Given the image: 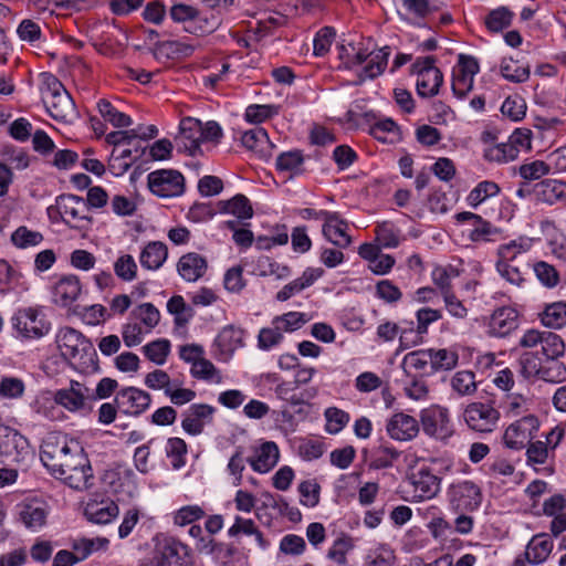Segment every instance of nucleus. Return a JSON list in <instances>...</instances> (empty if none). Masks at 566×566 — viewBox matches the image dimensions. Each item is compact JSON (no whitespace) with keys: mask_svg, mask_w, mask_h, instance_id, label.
<instances>
[{"mask_svg":"<svg viewBox=\"0 0 566 566\" xmlns=\"http://www.w3.org/2000/svg\"><path fill=\"white\" fill-rule=\"evenodd\" d=\"M420 423L423 432L438 441L447 442L454 434L449 409L439 405L422 409Z\"/></svg>","mask_w":566,"mask_h":566,"instance_id":"3","label":"nucleus"},{"mask_svg":"<svg viewBox=\"0 0 566 566\" xmlns=\"http://www.w3.org/2000/svg\"><path fill=\"white\" fill-rule=\"evenodd\" d=\"M207 268V260L195 252L184 254L177 264L178 273L187 282L198 281L205 275Z\"/></svg>","mask_w":566,"mask_h":566,"instance_id":"31","label":"nucleus"},{"mask_svg":"<svg viewBox=\"0 0 566 566\" xmlns=\"http://www.w3.org/2000/svg\"><path fill=\"white\" fill-rule=\"evenodd\" d=\"M48 513L46 503L38 499L27 500L17 505L19 520L31 530L41 528L46 522Z\"/></svg>","mask_w":566,"mask_h":566,"instance_id":"23","label":"nucleus"},{"mask_svg":"<svg viewBox=\"0 0 566 566\" xmlns=\"http://www.w3.org/2000/svg\"><path fill=\"white\" fill-rule=\"evenodd\" d=\"M90 399V389L75 380L70 382L69 388H62L55 392V402L71 412L82 410Z\"/></svg>","mask_w":566,"mask_h":566,"instance_id":"22","label":"nucleus"},{"mask_svg":"<svg viewBox=\"0 0 566 566\" xmlns=\"http://www.w3.org/2000/svg\"><path fill=\"white\" fill-rule=\"evenodd\" d=\"M12 325L24 338H41L51 328L40 307H24L12 316Z\"/></svg>","mask_w":566,"mask_h":566,"instance_id":"6","label":"nucleus"},{"mask_svg":"<svg viewBox=\"0 0 566 566\" xmlns=\"http://www.w3.org/2000/svg\"><path fill=\"white\" fill-rule=\"evenodd\" d=\"M431 373L453 369L459 360L457 352L447 348H430Z\"/></svg>","mask_w":566,"mask_h":566,"instance_id":"44","label":"nucleus"},{"mask_svg":"<svg viewBox=\"0 0 566 566\" xmlns=\"http://www.w3.org/2000/svg\"><path fill=\"white\" fill-rule=\"evenodd\" d=\"M479 72V63L472 56L460 55L453 71L452 91L459 98H464L473 88L474 75Z\"/></svg>","mask_w":566,"mask_h":566,"instance_id":"16","label":"nucleus"},{"mask_svg":"<svg viewBox=\"0 0 566 566\" xmlns=\"http://www.w3.org/2000/svg\"><path fill=\"white\" fill-rule=\"evenodd\" d=\"M301 504L315 507L319 503L321 485L315 479L303 481L298 484Z\"/></svg>","mask_w":566,"mask_h":566,"instance_id":"61","label":"nucleus"},{"mask_svg":"<svg viewBox=\"0 0 566 566\" xmlns=\"http://www.w3.org/2000/svg\"><path fill=\"white\" fill-rule=\"evenodd\" d=\"M325 444L318 439L303 438L298 440L297 453L305 461H313L323 455Z\"/></svg>","mask_w":566,"mask_h":566,"instance_id":"58","label":"nucleus"},{"mask_svg":"<svg viewBox=\"0 0 566 566\" xmlns=\"http://www.w3.org/2000/svg\"><path fill=\"white\" fill-rule=\"evenodd\" d=\"M323 223V235L334 245L339 249L348 248L353 240L347 233L349 224L344 220L338 212H322Z\"/></svg>","mask_w":566,"mask_h":566,"instance_id":"18","label":"nucleus"},{"mask_svg":"<svg viewBox=\"0 0 566 566\" xmlns=\"http://www.w3.org/2000/svg\"><path fill=\"white\" fill-rule=\"evenodd\" d=\"M539 428L534 415H527L511 423L503 436L504 444L512 450H522L530 444Z\"/></svg>","mask_w":566,"mask_h":566,"instance_id":"11","label":"nucleus"},{"mask_svg":"<svg viewBox=\"0 0 566 566\" xmlns=\"http://www.w3.org/2000/svg\"><path fill=\"white\" fill-rule=\"evenodd\" d=\"M500 190V186L494 181H481L468 195V203L475 208L486 199L497 196Z\"/></svg>","mask_w":566,"mask_h":566,"instance_id":"46","label":"nucleus"},{"mask_svg":"<svg viewBox=\"0 0 566 566\" xmlns=\"http://www.w3.org/2000/svg\"><path fill=\"white\" fill-rule=\"evenodd\" d=\"M401 367L407 376H412V371L417 376L432 374L429 349H418L406 354L401 361Z\"/></svg>","mask_w":566,"mask_h":566,"instance_id":"32","label":"nucleus"},{"mask_svg":"<svg viewBox=\"0 0 566 566\" xmlns=\"http://www.w3.org/2000/svg\"><path fill=\"white\" fill-rule=\"evenodd\" d=\"M219 206L222 212L231 213L241 220L250 219L253 216L252 206L243 195H237L230 200L220 201Z\"/></svg>","mask_w":566,"mask_h":566,"instance_id":"40","label":"nucleus"},{"mask_svg":"<svg viewBox=\"0 0 566 566\" xmlns=\"http://www.w3.org/2000/svg\"><path fill=\"white\" fill-rule=\"evenodd\" d=\"M97 107L102 117L111 122L115 127H128L132 124V118L125 113L117 111L108 101H99Z\"/></svg>","mask_w":566,"mask_h":566,"instance_id":"56","label":"nucleus"},{"mask_svg":"<svg viewBox=\"0 0 566 566\" xmlns=\"http://www.w3.org/2000/svg\"><path fill=\"white\" fill-rule=\"evenodd\" d=\"M533 247V239L518 237L507 243L500 244L496 251L500 262L530 263L528 252Z\"/></svg>","mask_w":566,"mask_h":566,"instance_id":"26","label":"nucleus"},{"mask_svg":"<svg viewBox=\"0 0 566 566\" xmlns=\"http://www.w3.org/2000/svg\"><path fill=\"white\" fill-rule=\"evenodd\" d=\"M55 342L61 355L69 360L75 359L82 352H94L91 342L81 332L72 327L61 328L56 334Z\"/></svg>","mask_w":566,"mask_h":566,"instance_id":"15","label":"nucleus"},{"mask_svg":"<svg viewBox=\"0 0 566 566\" xmlns=\"http://www.w3.org/2000/svg\"><path fill=\"white\" fill-rule=\"evenodd\" d=\"M483 156L488 161L496 164H506L517 158L515 149L509 142L489 145Z\"/></svg>","mask_w":566,"mask_h":566,"instance_id":"47","label":"nucleus"},{"mask_svg":"<svg viewBox=\"0 0 566 566\" xmlns=\"http://www.w3.org/2000/svg\"><path fill=\"white\" fill-rule=\"evenodd\" d=\"M542 323L551 328H562L566 325V303L554 302L546 305L541 314Z\"/></svg>","mask_w":566,"mask_h":566,"instance_id":"43","label":"nucleus"},{"mask_svg":"<svg viewBox=\"0 0 566 566\" xmlns=\"http://www.w3.org/2000/svg\"><path fill=\"white\" fill-rule=\"evenodd\" d=\"M280 460V449L274 441H264L252 448V454L247 459L251 469L260 474L269 473Z\"/></svg>","mask_w":566,"mask_h":566,"instance_id":"20","label":"nucleus"},{"mask_svg":"<svg viewBox=\"0 0 566 566\" xmlns=\"http://www.w3.org/2000/svg\"><path fill=\"white\" fill-rule=\"evenodd\" d=\"M513 18L514 12L507 7H499L488 12L484 17V25L490 32L497 33L509 28Z\"/></svg>","mask_w":566,"mask_h":566,"instance_id":"39","label":"nucleus"},{"mask_svg":"<svg viewBox=\"0 0 566 566\" xmlns=\"http://www.w3.org/2000/svg\"><path fill=\"white\" fill-rule=\"evenodd\" d=\"M394 560V552L386 546H380L368 552L365 566H391Z\"/></svg>","mask_w":566,"mask_h":566,"instance_id":"64","label":"nucleus"},{"mask_svg":"<svg viewBox=\"0 0 566 566\" xmlns=\"http://www.w3.org/2000/svg\"><path fill=\"white\" fill-rule=\"evenodd\" d=\"M450 386L459 396H471L476 392L475 374L470 370L457 371L450 379Z\"/></svg>","mask_w":566,"mask_h":566,"instance_id":"42","label":"nucleus"},{"mask_svg":"<svg viewBox=\"0 0 566 566\" xmlns=\"http://www.w3.org/2000/svg\"><path fill=\"white\" fill-rule=\"evenodd\" d=\"M192 52V45L175 40L157 42L153 49L155 59L160 62L186 57L191 55Z\"/></svg>","mask_w":566,"mask_h":566,"instance_id":"33","label":"nucleus"},{"mask_svg":"<svg viewBox=\"0 0 566 566\" xmlns=\"http://www.w3.org/2000/svg\"><path fill=\"white\" fill-rule=\"evenodd\" d=\"M177 139L191 155H195L202 143V123L197 118L186 117L181 119Z\"/></svg>","mask_w":566,"mask_h":566,"instance_id":"30","label":"nucleus"},{"mask_svg":"<svg viewBox=\"0 0 566 566\" xmlns=\"http://www.w3.org/2000/svg\"><path fill=\"white\" fill-rule=\"evenodd\" d=\"M530 268V263H513L496 261V270L499 274L509 283L521 286L525 281V273Z\"/></svg>","mask_w":566,"mask_h":566,"instance_id":"41","label":"nucleus"},{"mask_svg":"<svg viewBox=\"0 0 566 566\" xmlns=\"http://www.w3.org/2000/svg\"><path fill=\"white\" fill-rule=\"evenodd\" d=\"M148 187L158 197H178L185 191V179L177 170H156L148 175Z\"/></svg>","mask_w":566,"mask_h":566,"instance_id":"12","label":"nucleus"},{"mask_svg":"<svg viewBox=\"0 0 566 566\" xmlns=\"http://www.w3.org/2000/svg\"><path fill=\"white\" fill-rule=\"evenodd\" d=\"M541 348L546 358L555 360L564 355L565 344L559 335L552 332H544Z\"/></svg>","mask_w":566,"mask_h":566,"instance_id":"54","label":"nucleus"},{"mask_svg":"<svg viewBox=\"0 0 566 566\" xmlns=\"http://www.w3.org/2000/svg\"><path fill=\"white\" fill-rule=\"evenodd\" d=\"M308 318L301 312H287L283 315L275 316L272 325L275 326L281 333H292L300 329L307 323Z\"/></svg>","mask_w":566,"mask_h":566,"instance_id":"48","label":"nucleus"},{"mask_svg":"<svg viewBox=\"0 0 566 566\" xmlns=\"http://www.w3.org/2000/svg\"><path fill=\"white\" fill-rule=\"evenodd\" d=\"M326 418V431L332 434H336L343 430V428L349 421V415L336 407H329L325 410Z\"/></svg>","mask_w":566,"mask_h":566,"instance_id":"63","label":"nucleus"},{"mask_svg":"<svg viewBox=\"0 0 566 566\" xmlns=\"http://www.w3.org/2000/svg\"><path fill=\"white\" fill-rule=\"evenodd\" d=\"M28 439L10 427L0 428V459L12 463H21L32 457Z\"/></svg>","mask_w":566,"mask_h":566,"instance_id":"7","label":"nucleus"},{"mask_svg":"<svg viewBox=\"0 0 566 566\" xmlns=\"http://www.w3.org/2000/svg\"><path fill=\"white\" fill-rule=\"evenodd\" d=\"M56 207L62 220L74 229H86L91 222L85 200L74 195H62L56 199Z\"/></svg>","mask_w":566,"mask_h":566,"instance_id":"10","label":"nucleus"},{"mask_svg":"<svg viewBox=\"0 0 566 566\" xmlns=\"http://www.w3.org/2000/svg\"><path fill=\"white\" fill-rule=\"evenodd\" d=\"M353 548V538L348 535H342L329 547L327 557L338 565H345L347 562L346 556Z\"/></svg>","mask_w":566,"mask_h":566,"instance_id":"53","label":"nucleus"},{"mask_svg":"<svg viewBox=\"0 0 566 566\" xmlns=\"http://www.w3.org/2000/svg\"><path fill=\"white\" fill-rule=\"evenodd\" d=\"M43 234L25 226L18 227L11 234V242L18 249H29L41 244Z\"/></svg>","mask_w":566,"mask_h":566,"instance_id":"45","label":"nucleus"},{"mask_svg":"<svg viewBox=\"0 0 566 566\" xmlns=\"http://www.w3.org/2000/svg\"><path fill=\"white\" fill-rule=\"evenodd\" d=\"M407 482L411 486L412 502L432 500L441 489V478L428 465H420L407 473Z\"/></svg>","mask_w":566,"mask_h":566,"instance_id":"4","label":"nucleus"},{"mask_svg":"<svg viewBox=\"0 0 566 566\" xmlns=\"http://www.w3.org/2000/svg\"><path fill=\"white\" fill-rule=\"evenodd\" d=\"M190 374L193 378L197 379L214 381L217 384L222 381L221 373L210 360L205 358V356L200 358L193 366H191Z\"/></svg>","mask_w":566,"mask_h":566,"instance_id":"52","label":"nucleus"},{"mask_svg":"<svg viewBox=\"0 0 566 566\" xmlns=\"http://www.w3.org/2000/svg\"><path fill=\"white\" fill-rule=\"evenodd\" d=\"M43 465L70 488L83 491L93 484V470L83 448L75 440L46 439L40 452Z\"/></svg>","mask_w":566,"mask_h":566,"instance_id":"1","label":"nucleus"},{"mask_svg":"<svg viewBox=\"0 0 566 566\" xmlns=\"http://www.w3.org/2000/svg\"><path fill=\"white\" fill-rule=\"evenodd\" d=\"M40 92L50 116L55 120L72 124L78 116L75 103L61 81L49 72L40 74Z\"/></svg>","mask_w":566,"mask_h":566,"instance_id":"2","label":"nucleus"},{"mask_svg":"<svg viewBox=\"0 0 566 566\" xmlns=\"http://www.w3.org/2000/svg\"><path fill=\"white\" fill-rule=\"evenodd\" d=\"M82 292V284L76 275H64L52 286V301L61 307L74 303Z\"/></svg>","mask_w":566,"mask_h":566,"instance_id":"24","label":"nucleus"},{"mask_svg":"<svg viewBox=\"0 0 566 566\" xmlns=\"http://www.w3.org/2000/svg\"><path fill=\"white\" fill-rule=\"evenodd\" d=\"M118 513V506L113 501L90 502L84 510L87 520L95 524H107L112 522Z\"/></svg>","mask_w":566,"mask_h":566,"instance_id":"35","label":"nucleus"},{"mask_svg":"<svg viewBox=\"0 0 566 566\" xmlns=\"http://www.w3.org/2000/svg\"><path fill=\"white\" fill-rule=\"evenodd\" d=\"M279 114V107L275 105L253 104L247 107L244 118L252 124H260Z\"/></svg>","mask_w":566,"mask_h":566,"instance_id":"62","label":"nucleus"},{"mask_svg":"<svg viewBox=\"0 0 566 566\" xmlns=\"http://www.w3.org/2000/svg\"><path fill=\"white\" fill-rule=\"evenodd\" d=\"M376 240L384 248H397L400 242V231L388 221L378 223L375 228Z\"/></svg>","mask_w":566,"mask_h":566,"instance_id":"51","label":"nucleus"},{"mask_svg":"<svg viewBox=\"0 0 566 566\" xmlns=\"http://www.w3.org/2000/svg\"><path fill=\"white\" fill-rule=\"evenodd\" d=\"M130 319L138 322L149 333L158 325L160 313L151 303H143L133 308Z\"/></svg>","mask_w":566,"mask_h":566,"instance_id":"38","label":"nucleus"},{"mask_svg":"<svg viewBox=\"0 0 566 566\" xmlns=\"http://www.w3.org/2000/svg\"><path fill=\"white\" fill-rule=\"evenodd\" d=\"M115 274L125 282L137 277V263L130 254H122L114 263Z\"/></svg>","mask_w":566,"mask_h":566,"instance_id":"60","label":"nucleus"},{"mask_svg":"<svg viewBox=\"0 0 566 566\" xmlns=\"http://www.w3.org/2000/svg\"><path fill=\"white\" fill-rule=\"evenodd\" d=\"M241 143L248 150L254 153L261 159H269L274 150L268 133L262 127L247 130L241 136Z\"/></svg>","mask_w":566,"mask_h":566,"instance_id":"27","label":"nucleus"},{"mask_svg":"<svg viewBox=\"0 0 566 566\" xmlns=\"http://www.w3.org/2000/svg\"><path fill=\"white\" fill-rule=\"evenodd\" d=\"M214 407L206 403L191 405L184 415L182 429L191 436L202 433L205 427L212 422Z\"/></svg>","mask_w":566,"mask_h":566,"instance_id":"21","label":"nucleus"},{"mask_svg":"<svg viewBox=\"0 0 566 566\" xmlns=\"http://www.w3.org/2000/svg\"><path fill=\"white\" fill-rule=\"evenodd\" d=\"M389 54L388 46L371 53L358 50L352 55L348 54L344 63L347 69H353L367 62L359 74V78L364 81L366 78H375L385 71Z\"/></svg>","mask_w":566,"mask_h":566,"instance_id":"8","label":"nucleus"},{"mask_svg":"<svg viewBox=\"0 0 566 566\" xmlns=\"http://www.w3.org/2000/svg\"><path fill=\"white\" fill-rule=\"evenodd\" d=\"M206 516V511L202 506L192 504L185 505L178 509L172 515V522L177 526L192 525L195 522L200 521Z\"/></svg>","mask_w":566,"mask_h":566,"instance_id":"50","label":"nucleus"},{"mask_svg":"<svg viewBox=\"0 0 566 566\" xmlns=\"http://www.w3.org/2000/svg\"><path fill=\"white\" fill-rule=\"evenodd\" d=\"M303 156L298 150L282 153L276 158V168L282 172H290L291 176L302 171Z\"/></svg>","mask_w":566,"mask_h":566,"instance_id":"55","label":"nucleus"},{"mask_svg":"<svg viewBox=\"0 0 566 566\" xmlns=\"http://www.w3.org/2000/svg\"><path fill=\"white\" fill-rule=\"evenodd\" d=\"M450 503L457 512L475 511L482 502L480 488L472 481L453 483L449 490Z\"/></svg>","mask_w":566,"mask_h":566,"instance_id":"14","label":"nucleus"},{"mask_svg":"<svg viewBox=\"0 0 566 566\" xmlns=\"http://www.w3.org/2000/svg\"><path fill=\"white\" fill-rule=\"evenodd\" d=\"M170 352L167 339H157L143 347L144 355L156 365H164Z\"/></svg>","mask_w":566,"mask_h":566,"instance_id":"57","label":"nucleus"},{"mask_svg":"<svg viewBox=\"0 0 566 566\" xmlns=\"http://www.w3.org/2000/svg\"><path fill=\"white\" fill-rule=\"evenodd\" d=\"M147 334H149V332L144 329L138 322L130 319V317L122 327V337L127 347L139 345Z\"/></svg>","mask_w":566,"mask_h":566,"instance_id":"59","label":"nucleus"},{"mask_svg":"<svg viewBox=\"0 0 566 566\" xmlns=\"http://www.w3.org/2000/svg\"><path fill=\"white\" fill-rule=\"evenodd\" d=\"M243 331L234 326H226L216 338V346L226 358L242 346Z\"/></svg>","mask_w":566,"mask_h":566,"instance_id":"37","label":"nucleus"},{"mask_svg":"<svg viewBox=\"0 0 566 566\" xmlns=\"http://www.w3.org/2000/svg\"><path fill=\"white\" fill-rule=\"evenodd\" d=\"M188 555V546L175 537H165L158 545L155 556L139 566H187L182 556Z\"/></svg>","mask_w":566,"mask_h":566,"instance_id":"13","label":"nucleus"},{"mask_svg":"<svg viewBox=\"0 0 566 566\" xmlns=\"http://www.w3.org/2000/svg\"><path fill=\"white\" fill-rule=\"evenodd\" d=\"M324 274V270L322 268H307L303 274L284 285L277 293L276 300L280 302H285L295 294L301 293L303 290L310 287L322 277Z\"/></svg>","mask_w":566,"mask_h":566,"instance_id":"29","label":"nucleus"},{"mask_svg":"<svg viewBox=\"0 0 566 566\" xmlns=\"http://www.w3.org/2000/svg\"><path fill=\"white\" fill-rule=\"evenodd\" d=\"M167 256V245L160 241H151L142 250L139 262L144 269L155 271L163 266Z\"/></svg>","mask_w":566,"mask_h":566,"instance_id":"34","label":"nucleus"},{"mask_svg":"<svg viewBox=\"0 0 566 566\" xmlns=\"http://www.w3.org/2000/svg\"><path fill=\"white\" fill-rule=\"evenodd\" d=\"M115 402L125 415L139 416L149 408L151 396L139 388L127 387L117 392Z\"/></svg>","mask_w":566,"mask_h":566,"instance_id":"19","label":"nucleus"},{"mask_svg":"<svg viewBox=\"0 0 566 566\" xmlns=\"http://www.w3.org/2000/svg\"><path fill=\"white\" fill-rule=\"evenodd\" d=\"M553 547V541L547 534L534 535L526 546L525 558L531 564H541L548 558Z\"/></svg>","mask_w":566,"mask_h":566,"instance_id":"36","label":"nucleus"},{"mask_svg":"<svg viewBox=\"0 0 566 566\" xmlns=\"http://www.w3.org/2000/svg\"><path fill=\"white\" fill-rule=\"evenodd\" d=\"M169 13H170L171 19L176 22L190 23V25L186 28V30L189 32L210 33L218 25V22L216 21V19L201 20L199 10L189 4H185V3L174 4L170 8Z\"/></svg>","mask_w":566,"mask_h":566,"instance_id":"17","label":"nucleus"},{"mask_svg":"<svg viewBox=\"0 0 566 566\" xmlns=\"http://www.w3.org/2000/svg\"><path fill=\"white\" fill-rule=\"evenodd\" d=\"M518 325L517 312L509 306H503L493 312L490 318V334L496 337H504L513 332Z\"/></svg>","mask_w":566,"mask_h":566,"instance_id":"28","label":"nucleus"},{"mask_svg":"<svg viewBox=\"0 0 566 566\" xmlns=\"http://www.w3.org/2000/svg\"><path fill=\"white\" fill-rule=\"evenodd\" d=\"M108 545V539L106 538H77L72 543V548L75 552L78 560H84L87 558L93 552H97L99 549H105Z\"/></svg>","mask_w":566,"mask_h":566,"instance_id":"49","label":"nucleus"},{"mask_svg":"<svg viewBox=\"0 0 566 566\" xmlns=\"http://www.w3.org/2000/svg\"><path fill=\"white\" fill-rule=\"evenodd\" d=\"M387 433L398 441H409L417 437L419 422L412 416L403 412L395 413L387 422Z\"/></svg>","mask_w":566,"mask_h":566,"instance_id":"25","label":"nucleus"},{"mask_svg":"<svg viewBox=\"0 0 566 566\" xmlns=\"http://www.w3.org/2000/svg\"><path fill=\"white\" fill-rule=\"evenodd\" d=\"M412 69L417 74V94L422 98L438 95L443 83V74L434 65V59L432 56L419 57L413 63Z\"/></svg>","mask_w":566,"mask_h":566,"instance_id":"5","label":"nucleus"},{"mask_svg":"<svg viewBox=\"0 0 566 566\" xmlns=\"http://www.w3.org/2000/svg\"><path fill=\"white\" fill-rule=\"evenodd\" d=\"M467 426L479 433H490L500 420V412L491 403L471 402L463 411Z\"/></svg>","mask_w":566,"mask_h":566,"instance_id":"9","label":"nucleus"}]
</instances>
